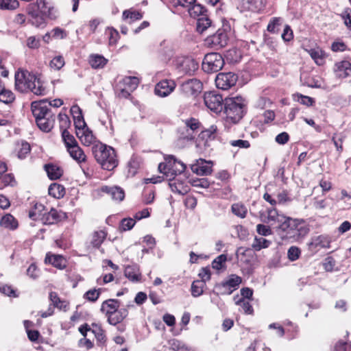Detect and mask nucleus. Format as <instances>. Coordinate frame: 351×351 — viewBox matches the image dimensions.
I'll return each mask as SVG.
<instances>
[{"instance_id": "57", "label": "nucleus", "mask_w": 351, "mask_h": 351, "mask_svg": "<svg viewBox=\"0 0 351 351\" xmlns=\"http://www.w3.org/2000/svg\"><path fill=\"white\" fill-rule=\"evenodd\" d=\"M58 119L60 121V128L62 131L67 130V128H69L71 124L69 117L66 114L60 112L58 114Z\"/></svg>"}, {"instance_id": "11", "label": "nucleus", "mask_w": 351, "mask_h": 351, "mask_svg": "<svg viewBox=\"0 0 351 351\" xmlns=\"http://www.w3.org/2000/svg\"><path fill=\"white\" fill-rule=\"evenodd\" d=\"M237 81V76L232 72L220 73L215 78V84L218 88L221 90H228L234 85Z\"/></svg>"}, {"instance_id": "64", "label": "nucleus", "mask_w": 351, "mask_h": 351, "mask_svg": "<svg viewBox=\"0 0 351 351\" xmlns=\"http://www.w3.org/2000/svg\"><path fill=\"white\" fill-rule=\"evenodd\" d=\"M334 351H351V343L339 341L335 345Z\"/></svg>"}, {"instance_id": "42", "label": "nucleus", "mask_w": 351, "mask_h": 351, "mask_svg": "<svg viewBox=\"0 0 351 351\" xmlns=\"http://www.w3.org/2000/svg\"><path fill=\"white\" fill-rule=\"evenodd\" d=\"M49 299L55 307L64 311L67 310L68 302L65 300H62L57 293L53 291L49 293Z\"/></svg>"}, {"instance_id": "47", "label": "nucleus", "mask_w": 351, "mask_h": 351, "mask_svg": "<svg viewBox=\"0 0 351 351\" xmlns=\"http://www.w3.org/2000/svg\"><path fill=\"white\" fill-rule=\"evenodd\" d=\"M62 138L66 147V150L71 147H74L78 145L75 137L71 135L67 130H64L62 131Z\"/></svg>"}, {"instance_id": "53", "label": "nucleus", "mask_w": 351, "mask_h": 351, "mask_svg": "<svg viewBox=\"0 0 351 351\" xmlns=\"http://www.w3.org/2000/svg\"><path fill=\"white\" fill-rule=\"evenodd\" d=\"M19 6V3L17 0H0V9L13 10Z\"/></svg>"}, {"instance_id": "48", "label": "nucleus", "mask_w": 351, "mask_h": 351, "mask_svg": "<svg viewBox=\"0 0 351 351\" xmlns=\"http://www.w3.org/2000/svg\"><path fill=\"white\" fill-rule=\"evenodd\" d=\"M187 11L189 15L193 18H199L202 16V15H206L204 14L205 10L204 8L199 4H193L191 5V6L187 9Z\"/></svg>"}, {"instance_id": "1", "label": "nucleus", "mask_w": 351, "mask_h": 351, "mask_svg": "<svg viewBox=\"0 0 351 351\" xmlns=\"http://www.w3.org/2000/svg\"><path fill=\"white\" fill-rule=\"evenodd\" d=\"M261 219L265 223L278 224V228L284 232L283 237L291 242L301 240L308 232V228L303 220L280 214L275 208L261 213Z\"/></svg>"}, {"instance_id": "58", "label": "nucleus", "mask_w": 351, "mask_h": 351, "mask_svg": "<svg viewBox=\"0 0 351 351\" xmlns=\"http://www.w3.org/2000/svg\"><path fill=\"white\" fill-rule=\"evenodd\" d=\"M64 65V58L60 56H56L50 62V66L56 70L60 69Z\"/></svg>"}, {"instance_id": "32", "label": "nucleus", "mask_w": 351, "mask_h": 351, "mask_svg": "<svg viewBox=\"0 0 351 351\" xmlns=\"http://www.w3.org/2000/svg\"><path fill=\"white\" fill-rule=\"evenodd\" d=\"M82 143L85 146H89L95 141L92 131H90L86 126L84 129H81L80 134L77 135Z\"/></svg>"}, {"instance_id": "5", "label": "nucleus", "mask_w": 351, "mask_h": 351, "mask_svg": "<svg viewBox=\"0 0 351 351\" xmlns=\"http://www.w3.org/2000/svg\"><path fill=\"white\" fill-rule=\"evenodd\" d=\"M246 106L245 100L241 96L226 98L224 102V112L227 123H237L243 117Z\"/></svg>"}, {"instance_id": "19", "label": "nucleus", "mask_w": 351, "mask_h": 351, "mask_svg": "<svg viewBox=\"0 0 351 351\" xmlns=\"http://www.w3.org/2000/svg\"><path fill=\"white\" fill-rule=\"evenodd\" d=\"M66 217L63 212H58L56 209L51 208L49 211H45L41 218V221L45 225H51L58 223Z\"/></svg>"}, {"instance_id": "39", "label": "nucleus", "mask_w": 351, "mask_h": 351, "mask_svg": "<svg viewBox=\"0 0 351 351\" xmlns=\"http://www.w3.org/2000/svg\"><path fill=\"white\" fill-rule=\"evenodd\" d=\"M49 195L56 199L62 197L65 194L64 187L58 183L50 184L48 189Z\"/></svg>"}, {"instance_id": "17", "label": "nucleus", "mask_w": 351, "mask_h": 351, "mask_svg": "<svg viewBox=\"0 0 351 351\" xmlns=\"http://www.w3.org/2000/svg\"><path fill=\"white\" fill-rule=\"evenodd\" d=\"M213 162L199 158L191 165V171L199 176H206L212 172Z\"/></svg>"}, {"instance_id": "28", "label": "nucleus", "mask_w": 351, "mask_h": 351, "mask_svg": "<svg viewBox=\"0 0 351 351\" xmlns=\"http://www.w3.org/2000/svg\"><path fill=\"white\" fill-rule=\"evenodd\" d=\"M307 51L317 65L321 66L324 64L327 55L321 48L315 47L310 49Z\"/></svg>"}, {"instance_id": "43", "label": "nucleus", "mask_w": 351, "mask_h": 351, "mask_svg": "<svg viewBox=\"0 0 351 351\" xmlns=\"http://www.w3.org/2000/svg\"><path fill=\"white\" fill-rule=\"evenodd\" d=\"M107 233L104 230L95 231L93 235L90 243L94 247H99L105 240Z\"/></svg>"}, {"instance_id": "40", "label": "nucleus", "mask_w": 351, "mask_h": 351, "mask_svg": "<svg viewBox=\"0 0 351 351\" xmlns=\"http://www.w3.org/2000/svg\"><path fill=\"white\" fill-rule=\"evenodd\" d=\"M211 27V21L207 15H202L197 19L196 29L197 31L203 34L208 28Z\"/></svg>"}, {"instance_id": "46", "label": "nucleus", "mask_w": 351, "mask_h": 351, "mask_svg": "<svg viewBox=\"0 0 351 351\" xmlns=\"http://www.w3.org/2000/svg\"><path fill=\"white\" fill-rule=\"evenodd\" d=\"M282 22L283 19L281 17L271 18L267 25V31L272 34L278 33Z\"/></svg>"}, {"instance_id": "49", "label": "nucleus", "mask_w": 351, "mask_h": 351, "mask_svg": "<svg viewBox=\"0 0 351 351\" xmlns=\"http://www.w3.org/2000/svg\"><path fill=\"white\" fill-rule=\"evenodd\" d=\"M232 212L234 215L240 218H245L246 217L247 209L245 205L241 203H236L232 205Z\"/></svg>"}, {"instance_id": "51", "label": "nucleus", "mask_w": 351, "mask_h": 351, "mask_svg": "<svg viewBox=\"0 0 351 351\" xmlns=\"http://www.w3.org/2000/svg\"><path fill=\"white\" fill-rule=\"evenodd\" d=\"M218 128L216 125H212L208 128L205 129L201 132L202 138H207L210 140L215 139L217 136Z\"/></svg>"}, {"instance_id": "31", "label": "nucleus", "mask_w": 351, "mask_h": 351, "mask_svg": "<svg viewBox=\"0 0 351 351\" xmlns=\"http://www.w3.org/2000/svg\"><path fill=\"white\" fill-rule=\"evenodd\" d=\"M67 152L77 163H82L86 160V156L79 145L70 147Z\"/></svg>"}, {"instance_id": "21", "label": "nucleus", "mask_w": 351, "mask_h": 351, "mask_svg": "<svg viewBox=\"0 0 351 351\" xmlns=\"http://www.w3.org/2000/svg\"><path fill=\"white\" fill-rule=\"evenodd\" d=\"M334 71L339 77L345 78L351 76V64L348 60L338 62L335 64Z\"/></svg>"}, {"instance_id": "30", "label": "nucleus", "mask_w": 351, "mask_h": 351, "mask_svg": "<svg viewBox=\"0 0 351 351\" xmlns=\"http://www.w3.org/2000/svg\"><path fill=\"white\" fill-rule=\"evenodd\" d=\"M330 239L327 235H319L312 239L310 243L311 247L328 248L330 247Z\"/></svg>"}, {"instance_id": "23", "label": "nucleus", "mask_w": 351, "mask_h": 351, "mask_svg": "<svg viewBox=\"0 0 351 351\" xmlns=\"http://www.w3.org/2000/svg\"><path fill=\"white\" fill-rule=\"evenodd\" d=\"M200 126L199 121L194 118H191L190 119H187L185 121V125L183 128L184 130H186V134L182 136L183 138L187 140H191L194 138L193 133L197 130Z\"/></svg>"}, {"instance_id": "25", "label": "nucleus", "mask_w": 351, "mask_h": 351, "mask_svg": "<svg viewBox=\"0 0 351 351\" xmlns=\"http://www.w3.org/2000/svg\"><path fill=\"white\" fill-rule=\"evenodd\" d=\"M128 315L126 308H119L108 317V322L110 324L115 326L121 322Z\"/></svg>"}, {"instance_id": "9", "label": "nucleus", "mask_w": 351, "mask_h": 351, "mask_svg": "<svg viewBox=\"0 0 351 351\" xmlns=\"http://www.w3.org/2000/svg\"><path fill=\"white\" fill-rule=\"evenodd\" d=\"M204 101L206 106L211 111L219 113L224 107L222 96L215 92H208L204 94Z\"/></svg>"}, {"instance_id": "10", "label": "nucleus", "mask_w": 351, "mask_h": 351, "mask_svg": "<svg viewBox=\"0 0 351 351\" xmlns=\"http://www.w3.org/2000/svg\"><path fill=\"white\" fill-rule=\"evenodd\" d=\"M228 43V36L224 29H219L217 32L208 36L205 40V44L214 49H219L224 47Z\"/></svg>"}, {"instance_id": "59", "label": "nucleus", "mask_w": 351, "mask_h": 351, "mask_svg": "<svg viewBox=\"0 0 351 351\" xmlns=\"http://www.w3.org/2000/svg\"><path fill=\"white\" fill-rule=\"evenodd\" d=\"M135 223V220L132 218L123 219L121 221L120 228L123 231L130 230L134 227Z\"/></svg>"}, {"instance_id": "37", "label": "nucleus", "mask_w": 351, "mask_h": 351, "mask_svg": "<svg viewBox=\"0 0 351 351\" xmlns=\"http://www.w3.org/2000/svg\"><path fill=\"white\" fill-rule=\"evenodd\" d=\"M0 225L5 228L15 230L18 227V221L12 215L6 214L1 217Z\"/></svg>"}, {"instance_id": "13", "label": "nucleus", "mask_w": 351, "mask_h": 351, "mask_svg": "<svg viewBox=\"0 0 351 351\" xmlns=\"http://www.w3.org/2000/svg\"><path fill=\"white\" fill-rule=\"evenodd\" d=\"M31 108L36 121L38 120V119L45 117L47 113L48 114L52 112L50 108H49L47 99L33 101L31 104Z\"/></svg>"}, {"instance_id": "14", "label": "nucleus", "mask_w": 351, "mask_h": 351, "mask_svg": "<svg viewBox=\"0 0 351 351\" xmlns=\"http://www.w3.org/2000/svg\"><path fill=\"white\" fill-rule=\"evenodd\" d=\"M139 84V80L136 77L127 76L119 82L120 90L123 97H128L134 91Z\"/></svg>"}, {"instance_id": "36", "label": "nucleus", "mask_w": 351, "mask_h": 351, "mask_svg": "<svg viewBox=\"0 0 351 351\" xmlns=\"http://www.w3.org/2000/svg\"><path fill=\"white\" fill-rule=\"evenodd\" d=\"M108 60L99 54H91L89 56V64L93 69H101L107 64Z\"/></svg>"}, {"instance_id": "24", "label": "nucleus", "mask_w": 351, "mask_h": 351, "mask_svg": "<svg viewBox=\"0 0 351 351\" xmlns=\"http://www.w3.org/2000/svg\"><path fill=\"white\" fill-rule=\"evenodd\" d=\"M101 191L108 194L115 201L121 202L125 197V193L123 189L119 186H103Z\"/></svg>"}, {"instance_id": "38", "label": "nucleus", "mask_w": 351, "mask_h": 351, "mask_svg": "<svg viewBox=\"0 0 351 351\" xmlns=\"http://www.w3.org/2000/svg\"><path fill=\"white\" fill-rule=\"evenodd\" d=\"M31 147L30 145L25 142L21 141L18 143L16 146V152L17 157L21 159H25L27 156L30 153Z\"/></svg>"}, {"instance_id": "27", "label": "nucleus", "mask_w": 351, "mask_h": 351, "mask_svg": "<svg viewBox=\"0 0 351 351\" xmlns=\"http://www.w3.org/2000/svg\"><path fill=\"white\" fill-rule=\"evenodd\" d=\"M236 256L239 262L250 265L253 258V254L250 249L240 247L237 250Z\"/></svg>"}, {"instance_id": "35", "label": "nucleus", "mask_w": 351, "mask_h": 351, "mask_svg": "<svg viewBox=\"0 0 351 351\" xmlns=\"http://www.w3.org/2000/svg\"><path fill=\"white\" fill-rule=\"evenodd\" d=\"M45 262L49 263L58 269H63L66 266V261L60 255H48L45 258Z\"/></svg>"}, {"instance_id": "16", "label": "nucleus", "mask_w": 351, "mask_h": 351, "mask_svg": "<svg viewBox=\"0 0 351 351\" xmlns=\"http://www.w3.org/2000/svg\"><path fill=\"white\" fill-rule=\"evenodd\" d=\"M169 186L172 192L179 195H184L189 191V186L186 180H182L180 177H169Z\"/></svg>"}, {"instance_id": "45", "label": "nucleus", "mask_w": 351, "mask_h": 351, "mask_svg": "<svg viewBox=\"0 0 351 351\" xmlns=\"http://www.w3.org/2000/svg\"><path fill=\"white\" fill-rule=\"evenodd\" d=\"M143 17L141 12L133 10H127L123 12V19L128 21L129 23H131L135 21L140 20Z\"/></svg>"}, {"instance_id": "41", "label": "nucleus", "mask_w": 351, "mask_h": 351, "mask_svg": "<svg viewBox=\"0 0 351 351\" xmlns=\"http://www.w3.org/2000/svg\"><path fill=\"white\" fill-rule=\"evenodd\" d=\"M45 211V208L42 204L36 203L34 208L29 211V217L33 220L40 221Z\"/></svg>"}, {"instance_id": "56", "label": "nucleus", "mask_w": 351, "mask_h": 351, "mask_svg": "<svg viewBox=\"0 0 351 351\" xmlns=\"http://www.w3.org/2000/svg\"><path fill=\"white\" fill-rule=\"evenodd\" d=\"M236 304L240 306L243 311V312L246 314H252L253 312V308L252 305L250 304L249 301L245 299H239Z\"/></svg>"}, {"instance_id": "4", "label": "nucleus", "mask_w": 351, "mask_h": 351, "mask_svg": "<svg viewBox=\"0 0 351 351\" xmlns=\"http://www.w3.org/2000/svg\"><path fill=\"white\" fill-rule=\"evenodd\" d=\"M95 160L104 169L111 171L118 165L114 149L101 143H97L92 148Z\"/></svg>"}, {"instance_id": "55", "label": "nucleus", "mask_w": 351, "mask_h": 351, "mask_svg": "<svg viewBox=\"0 0 351 351\" xmlns=\"http://www.w3.org/2000/svg\"><path fill=\"white\" fill-rule=\"evenodd\" d=\"M294 99L300 104L306 106H311L314 104V99L308 96L302 95L301 94L294 95Z\"/></svg>"}, {"instance_id": "6", "label": "nucleus", "mask_w": 351, "mask_h": 351, "mask_svg": "<svg viewBox=\"0 0 351 351\" xmlns=\"http://www.w3.org/2000/svg\"><path fill=\"white\" fill-rule=\"evenodd\" d=\"M186 165L181 161L178 160L173 156H168L165 158V162L158 165V170L167 178L177 177L184 171Z\"/></svg>"}, {"instance_id": "22", "label": "nucleus", "mask_w": 351, "mask_h": 351, "mask_svg": "<svg viewBox=\"0 0 351 351\" xmlns=\"http://www.w3.org/2000/svg\"><path fill=\"white\" fill-rule=\"evenodd\" d=\"M38 127L43 132H48L53 128L55 123V114L53 112L47 113L45 117L38 119L36 121Z\"/></svg>"}, {"instance_id": "54", "label": "nucleus", "mask_w": 351, "mask_h": 351, "mask_svg": "<svg viewBox=\"0 0 351 351\" xmlns=\"http://www.w3.org/2000/svg\"><path fill=\"white\" fill-rule=\"evenodd\" d=\"M227 261L226 254H221L218 256L212 263V267L216 270H220L225 267V263Z\"/></svg>"}, {"instance_id": "26", "label": "nucleus", "mask_w": 351, "mask_h": 351, "mask_svg": "<svg viewBox=\"0 0 351 351\" xmlns=\"http://www.w3.org/2000/svg\"><path fill=\"white\" fill-rule=\"evenodd\" d=\"M119 302L115 299H108L102 302L101 311L108 317L113 312L119 308Z\"/></svg>"}, {"instance_id": "15", "label": "nucleus", "mask_w": 351, "mask_h": 351, "mask_svg": "<svg viewBox=\"0 0 351 351\" xmlns=\"http://www.w3.org/2000/svg\"><path fill=\"white\" fill-rule=\"evenodd\" d=\"M202 89V84L197 79H191L181 86L182 92L186 96H195L200 93Z\"/></svg>"}, {"instance_id": "50", "label": "nucleus", "mask_w": 351, "mask_h": 351, "mask_svg": "<svg viewBox=\"0 0 351 351\" xmlns=\"http://www.w3.org/2000/svg\"><path fill=\"white\" fill-rule=\"evenodd\" d=\"M205 283L204 281L195 280L191 285V294L193 297H198L204 292Z\"/></svg>"}, {"instance_id": "3", "label": "nucleus", "mask_w": 351, "mask_h": 351, "mask_svg": "<svg viewBox=\"0 0 351 351\" xmlns=\"http://www.w3.org/2000/svg\"><path fill=\"white\" fill-rule=\"evenodd\" d=\"M15 88L21 93L29 90L37 95H43L45 93V88L40 78L25 71L16 73Z\"/></svg>"}, {"instance_id": "61", "label": "nucleus", "mask_w": 351, "mask_h": 351, "mask_svg": "<svg viewBox=\"0 0 351 351\" xmlns=\"http://www.w3.org/2000/svg\"><path fill=\"white\" fill-rule=\"evenodd\" d=\"M288 258L290 261H294L299 258L300 255V250L298 247L292 246L287 252Z\"/></svg>"}, {"instance_id": "52", "label": "nucleus", "mask_w": 351, "mask_h": 351, "mask_svg": "<svg viewBox=\"0 0 351 351\" xmlns=\"http://www.w3.org/2000/svg\"><path fill=\"white\" fill-rule=\"evenodd\" d=\"M101 289H91L88 291H87L84 294V298L90 301V302H95L99 298L101 293Z\"/></svg>"}, {"instance_id": "20", "label": "nucleus", "mask_w": 351, "mask_h": 351, "mask_svg": "<svg viewBox=\"0 0 351 351\" xmlns=\"http://www.w3.org/2000/svg\"><path fill=\"white\" fill-rule=\"evenodd\" d=\"M71 113L73 115L74 119V124L77 130V135L80 134L81 129H84L86 128V123L84 121L82 110L77 105H73L71 108Z\"/></svg>"}, {"instance_id": "7", "label": "nucleus", "mask_w": 351, "mask_h": 351, "mask_svg": "<svg viewBox=\"0 0 351 351\" xmlns=\"http://www.w3.org/2000/svg\"><path fill=\"white\" fill-rule=\"evenodd\" d=\"M224 65V60L218 53H207L202 62V69L207 73H215L221 70Z\"/></svg>"}, {"instance_id": "18", "label": "nucleus", "mask_w": 351, "mask_h": 351, "mask_svg": "<svg viewBox=\"0 0 351 351\" xmlns=\"http://www.w3.org/2000/svg\"><path fill=\"white\" fill-rule=\"evenodd\" d=\"M176 88L173 80H165L159 82L155 86V94L160 97H165L171 94Z\"/></svg>"}, {"instance_id": "33", "label": "nucleus", "mask_w": 351, "mask_h": 351, "mask_svg": "<svg viewBox=\"0 0 351 351\" xmlns=\"http://www.w3.org/2000/svg\"><path fill=\"white\" fill-rule=\"evenodd\" d=\"M125 276L132 282H138L141 280V274L137 266H127L124 271Z\"/></svg>"}, {"instance_id": "60", "label": "nucleus", "mask_w": 351, "mask_h": 351, "mask_svg": "<svg viewBox=\"0 0 351 351\" xmlns=\"http://www.w3.org/2000/svg\"><path fill=\"white\" fill-rule=\"evenodd\" d=\"M106 34L109 36V45H115L119 38V32L116 29L109 27L106 30Z\"/></svg>"}, {"instance_id": "63", "label": "nucleus", "mask_w": 351, "mask_h": 351, "mask_svg": "<svg viewBox=\"0 0 351 351\" xmlns=\"http://www.w3.org/2000/svg\"><path fill=\"white\" fill-rule=\"evenodd\" d=\"M172 347L176 351H193L191 348L186 346L184 343L174 340L172 343Z\"/></svg>"}, {"instance_id": "34", "label": "nucleus", "mask_w": 351, "mask_h": 351, "mask_svg": "<svg viewBox=\"0 0 351 351\" xmlns=\"http://www.w3.org/2000/svg\"><path fill=\"white\" fill-rule=\"evenodd\" d=\"M45 169L47 176L51 180H57L60 178L63 173L61 168L56 165L47 164L45 165Z\"/></svg>"}, {"instance_id": "8", "label": "nucleus", "mask_w": 351, "mask_h": 351, "mask_svg": "<svg viewBox=\"0 0 351 351\" xmlns=\"http://www.w3.org/2000/svg\"><path fill=\"white\" fill-rule=\"evenodd\" d=\"M242 282V278L236 275L231 274L222 282L215 285V289L221 295H230L238 289Z\"/></svg>"}, {"instance_id": "2", "label": "nucleus", "mask_w": 351, "mask_h": 351, "mask_svg": "<svg viewBox=\"0 0 351 351\" xmlns=\"http://www.w3.org/2000/svg\"><path fill=\"white\" fill-rule=\"evenodd\" d=\"M27 12L30 23L39 28L46 26V18L53 20L58 15L53 3L47 0H37L36 3L29 4Z\"/></svg>"}, {"instance_id": "29", "label": "nucleus", "mask_w": 351, "mask_h": 351, "mask_svg": "<svg viewBox=\"0 0 351 351\" xmlns=\"http://www.w3.org/2000/svg\"><path fill=\"white\" fill-rule=\"evenodd\" d=\"M245 9L258 12L261 10L265 5V0H240Z\"/></svg>"}, {"instance_id": "12", "label": "nucleus", "mask_w": 351, "mask_h": 351, "mask_svg": "<svg viewBox=\"0 0 351 351\" xmlns=\"http://www.w3.org/2000/svg\"><path fill=\"white\" fill-rule=\"evenodd\" d=\"M177 67L180 72L193 75L197 70L198 62L191 57H181L177 59Z\"/></svg>"}, {"instance_id": "62", "label": "nucleus", "mask_w": 351, "mask_h": 351, "mask_svg": "<svg viewBox=\"0 0 351 351\" xmlns=\"http://www.w3.org/2000/svg\"><path fill=\"white\" fill-rule=\"evenodd\" d=\"M0 292L5 295L16 297L15 291L9 285L0 283Z\"/></svg>"}, {"instance_id": "44", "label": "nucleus", "mask_w": 351, "mask_h": 351, "mask_svg": "<svg viewBox=\"0 0 351 351\" xmlns=\"http://www.w3.org/2000/svg\"><path fill=\"white\" fill-rule=\"evenodd\" d=\"M271 242L263 237H255L252 244V247L255 251H260L262 249L267 248L271 245Z\"/></svg>"}]
</instances>
